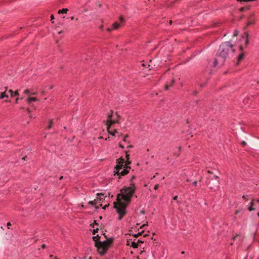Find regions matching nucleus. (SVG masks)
<instances>
[{
    "label": "nucleus",
    "mask_w": 259,
    "mask_h": 259,
    "mask_svg": "<svg viewBox=\"0 0 259 259\" xmlns=\"http://www.w3.org/2000/svg\"><path fill=\"white\" fill-rule=\"evenodd\" d=\"M74 17H73V16H72V17H71V20H74Z\"/></svg>",
    "instance_id": "48"
},
{
    "label": "nucleus",
    "mask_w": 259,
    "mask_h": 259,
    "mask_svg": "<svg viewBox=\"0 0 259 259\" xmlns=\"http://www.w3.org/2000/svg\"><path fill=\"white\" fill-rule=\"evenodd\" d=\"M144 252V251H142L140 253V254L142 255Z\"/></svg>",
    "instance_id": "45"
},
{
    "label": "nucleus",
    "mask_w": 259,
    "mask_h": 259,
    "mask_svg": "<svg viewBox=\"0 0 259 259\" xmlns=\"http://www.w3.org/2000/svg\"><path fill=\"white\" fill-rule=\"evenodd\" d=\"M136 187L133 183L129 187H124L120 190L117 196V202H114V207L119 214L118 219L121 220L126 213V208L131 202Z\"/></svg>",
    "instance_id": "1"
},
{
    "label": "nucleus",
    "mask_w": 259,
    "mask_h": 259,
    "mask_svg": "<svg viewBox=\"0 0 259 259\" xmlns=\"http://www.w3.org/2000/svg\"><path fill=\"white\" fill-rule=\"evenodd\" d=\"M120 27V24L117 22H114L112 25V29L116 30Z\"/></svg>",
    "instance_id": "11"
},
{
    "label": "nucleus",
    "mask_w": 259,
    "mask_h": 259,
    "mask_svg": "<svg viewBox=\"0 0 259 259\" xmlns=\"http://www.w3.org/2000/svg\"><path fill=\"white\" fill-rule=\"evenodd\" d=\"M41 247H42V248H45L46 247V245H45V244H42V246H41Z\"/></svg>",
    "instance_id": "38"
},
{
    "label": "nucleus",
    "mask_w": 259,
    "mask_h": 259,
    "mask_svg": "<svg viewBox=\"0 0 259 259\" xmlns=\"http://www.w3.org/2000/svg\"><path fill=\"white\" fill-rule=\"evenodd\" d=\"M119 19L121 21H123L124 20V19L122 16L120 17Z\"/></svg>",
    "instance_id": "31"
},
{
    "label": "nucleus",
    "mask_w": 259,
    "mask_h": 259,
    "mask_svg": "<svg viewBox=\"0 0 259 259\" xmlns=\"http://www.w3.org/2000/svg\"><path fill=\"white\" fill-rule=\"evenodd\" d=\"M6 92H7V90L1 93V99H3L4 98H8L9 97V96L8 95L6 94Z\"/></svg>",
    "instance_id": "15"
},
{
    "label": "nucleus",
    "mask_w": 259,
    "mask_h": 259,
    "mask_svg": "<svg viewBox=\"0 0 259 259\" xmlns=\"http://www.w3.org/2000/svg\"><path fill=\"white\" fill-rule=\"evenodd\" d=\"M148 225V222H147L146 224H144V225H143L141 227H140V229H142L143 227H144V226H147Z\"/></svg>",
    "instance_id": "29"
},
{
    "label": "nucleus",
    "mask_w": 259,
    "mask_h": 259,
    "mask_svg": "<svg viewBox=\"0 0 259 259\" xmlns=\"http://www.w3.org/2000/svg\"><path fill=\"white\" fill-rule=\"evenodd\" d=\"M131 246H132L133 248H136L138 247V244L137 242L133 241L132 242Z\"/></svg>",
    "instance_id": "17"
},
{
    "label": "nucleus",
    "mask_w": 259,
    "mask_h": 259,
    "mask_svg": "<svg viewBox=\"0 0 259 259\" xmlns=\"http://www.w3.org/2000/svg\"><path fill=\"white\" fill-rule=\"evenodd\" d=\"M137 243H143V241H140V240H138V241L137 242Z\"/></svg>",
    "instance_id": "40"
},
{
    "label": "nucleus",
    "mask_w": 259,
    "mask_h": 259,
    "mask_svg": "<svg viewBox=\"0 0 259 259\" xmlns=\"http://www.w3.org/2000/svg\"><path fill=\"white\" fill-rule=\"evenodd\" d=\"M142 232H143V231H142L141 232L138 233L137 235H135V236L136 237H138L139 236H140V235H141L142 234Z\"/></svg>",
    "instance_id": "25"
},
{
    "label": "nucleus",
    "mask_w": 259,
    "mask_h": 259,
    "mask_svg": "<svg viewBox=\"0 0 259 259\" xmlns=\"http://www.w3.org/2000/svg\"><path fill=\"white\" fill-rule=\"evenodd\" d=\"M18 99H18V98L16 99V100H15V102H16V103H18Z\"/></svg>",
    "instance_id": "39"
},
{
    "label": "nucleus",
    "mask_w": 259,
    "mask_h": 259,
    "mask_svg": "<svg viewBox=\"0 0 259 259\" xmlns=\"http://www.w3.org/2000/svg\"><path fill=\"white\" fill-rule=\"evenodd\" d=\"M134 179H135V176H133L132 178V180Z\"/></svg>",
    "instance_id": "47"
},
{
    "label": "nucleus",
    "mask_w": 259,
    "mask_h": 259,
    "mask_svg": "<svg viewBox=\"0 0 259 259\" xmlns=\"http://www.w3.org/2000/svg\"><path fill=\"white\" fill-rule=\"evenodd\" d=\"M228 54L229 58L235 63V66H238L240 62L244 59L245 52L242 46H234L230 41L228 42Z\"/></svg>",
    "instance_id": "2"
},
{
    "label": "nucleus",
    "mask_w": 259,
    "mask_h": 259,
    "mask_svg": "<svg viewBox=\"0 0 259 259\" xmlns=\"http://www.w3.org/2000/svg\"><path fill=\"white\" fill-rule=\"evenodd\" d=\"M242 197L243 198H244L245 199H246V200H247V198H246V196H245V195H243Z\"/></svg>",
    "instance_id": "34"
},
{
    "label": "nucleus",
    "mask_w": 259,
    "mask_h": 259,
    "mask_svg": "<svg viewBox=\"0 0 259 259\" xmlns=\"http://www.w3.org/2000/svg\"><path fill=\"white\" fill-rule=\"evenodd\" d=\"M245 34L246 35V40L245 42V45L247 46L249 43V33L248 32H245Z\"/></svg>",
    "instance_id": "14"
},
{
    "label": "nucleus",
    "mask_w": 259,
    "mask_h": 259,
    "mask_svg": "<svg viewBox=\"0 0 259 259\" xmlns=\"http://www.w3.org/2000/svg\"><path fill=\"white\" fill-rule=\"evenodd\" d=\"M52 124H53V121H52V120H50L49 121V125H48V126H47V128H48V129H50V128H52Z\"/></svg>",
    "instance_id": "19"
},
{
    "label": "nucleus",
    "mask_w": 259,
    "mask_h": 259,
    "mask_svg": "<svg viewBox=\"0 0 259 259\" xmlns=\"http://www.w3.org/2000/svg\"><path fill=\"white\" fill-rule=\"evenodd\" d=\"M127 245H130V243H128L127 244Z\"/></svg>",
    "instance_id": "56"
},
{
    "label": "nucleus",
    "mask_w": 259,
    "mask_h": 259,
    "mask_svg": "<svg viewBox=\"0 0 259 259\" xmlns=\"http://www.w3.org/2000/svg\"><path fill=\"white\" fill-rule=\"evenodd\" d=\"M98 139H103V137L100 136V137H99L98 138Z\"/></svg>",
    "instance_id": "42"
},
{
    "label": "nucleus",
    "mask_w": 259,
    "mask_h": 259,
    "mask_svg": "<svg viewBox=\"0 0 259 259\" xmlns=\"http://www.w3.org/2000/svg\"><path fill=\"white\" fill-rule=\"evenodd\" d=\"M171 23H172V21H170L169 22V23H170V24H171Z\"/></svg>",
    "instance_id": "55"
},
{
    "label": "nucleus",
    "mask_w": 259,
    "mask_h": 259,
    "mask_svg": "<svg viewBox=\"0 0 259 259\" xmlns=\"http://www.w3.org/2000/svg\"><path fill=\"white\" fill-rule=\"evenodd\" d=\"M98 229H94L93 232V234L94 235H95V233L98 232Z\"/></svg>",
    "instance_id": "26"
},
{
    "label": "nucleus",
    "mask_w": 259,
    "mask_h": 259,
    "mask_svg": "<svg viewBox=\"0 0 259 259\" xmlns=\"http://www.w3.org/2000/svg\"><path fill=\"white\" fill-rule=\"evenodd\" d=\"M97 200L95 199L93 201H90L89 202V203L91 205H95L97 203Z\"/></svg>",
    "instance_id": "20"
},
{
    "label": "nucleus",
    "mask_w": 259,
    "mask_h": 259,
    "mask_svg": "<svg viewBox=\"0 0 259 259\" xmlns=\"http://www.w3.org/2000/svg\"><path fill=\"white\" fill-rule=\"evenodd\" d=\"M62 32V31H58V33L59 34H61Z\"/></svg>",
    "instance_id": "41"
},
{
    "label": "nucleus",
    "mask_w": 259,
    "mask_h": 259,
    "mask_svg": "<svg viewBox=\"0 0 259 259\" xmlns=\"http://www.w3.org/2000/svg\"><path fill=\"white\" fill-rule=\"evenodd\" d=\"M112 30H113L112 28H108L107 29V31L108 32H110Z\"/></svg>",
    "instance_id": "30"
},
{
    "label": "nucleus",
    "mask_w": 259,
    "mask_h": 259,
    "mask_svg": "<svg viewBox=\"0 0 259 259\" xmlns=\"http://www.w3.org/2000/svg\"><path fill=\"white\" fill-rule=\"evenodd\" d=\"M177 198H178V196H175V197H173V199L174 200H177Z\"/></svg>",
    "instance_id": "35"
},
{
    "label": "nucleus",
    "mask_w": 259,
    "mask_h": 259,
    "mask_svg": "<svg viewBox=\"0 0 259 259\" xmlns=\"http://www.w3.org/2000/svg\"><path fill=\"white\" fill-rule=\"evenodd\" d=\"M108 139H109V137H108V138L105 139V140H108Z\"/></svg>",
    "instance_id": "52"
},
{
    "label": "nucleus",
    "mask_w": 259,
    "mask_h": 259,
    "mask_svg": "<svg viewBox=\"0 0 259 259\" xmlns=\"http://www.w3.org/2000/svg\"><path fill=\"white\" fill-rule=\"evenodd\" d=\"M256 201H257V202H259V199H257V200H256Z\"/></svg>",
    "instance_id": "54"
},
{
    "label": "nucleus",
    "mask_w": 259,
    "mask_h": 259,
    "mask_svg": "<svg viewBox=\"0 0 259 259\" xmlns=\"http://www.w3.org/2000/svg\"><path fill=\"white\" fill-rule=\"evenodd\" d=\"M8 93H10V95L11 97H14L15 96H19V93H18V91L13 92L12 90H9L8 91Z\"/></svg>",
    "instance_id": "9"
},
{
    "label": "nucleus",
    "mask_w": 259,
    "mask_h": 259,
    "mask_svg": "<svg viewBox=\"0 0 259 259\" xmlns=\"http://www.w3.org/2000/svg\"><path fill=\"white\" fill-rule=\"evenodd\" d=\"M257 217H259V212L257 213Z\"/></svg>",
    "instance_id": "51"
},
{
    "label": "nucleus",
    "mask_w": 259,
    "mask_h": 259,
    "mask_svg": "<svg viewBox=\"0 0 259 259\" xmlns=\"http://www.w3.org/2000/svg\"><path fill=\"white\" fill-rule=\"evenodd\" d=\"M23 93L25 94H26L27 95H28L29 97L31 95H34L35 94V93H31L30 92V91L29 89H26L24 91Z\"/></svg>",
    "instance_id": "12"
},
{
    "label": "nucleus",
    "mask_w": 259,
    "mask_h": 259,
    "mask_svg": "<svg viewBox=\"0 0 259 259\" xmlns=\"http://www.w3.org/2000/svg\"><path fill=\"white\" fill-rule=\"evenodd\" d=\"M238 30H234V32H233V35L234 36H237L238 35Z\"/></svg>",
    "instance_id": "21"
},
{
    "label": "nucleus",
    "mask_w": 259,
    "mask_h": 259,
    "mask_svg": "<svg viewBox=\"0 0 259 259\" xmlns=\"http://www.w3.org/2000/svg\"><path fill=\"white\" fill-rule=\"evenodd\" d=\"M245 9V8L244 7H242V8H240L239 11L240 12H243L244 11Z\"/></svg>",
    "instance_id": "27"
},
{
    "label": "nucleus",
    "mask_w": 259,
    "mask_h": 259,
    "mask_svg": "<svg viewBox=\"0 0 259 259\" xmlns=\"http://www.w3.org/2000/svg\"><path fill=\"white\" fill-rule=\"evenodd\" d=\"M54 17L53 15H51V20H53V19H54Z\"/></svg>",
    "instance_id": "36"
},
{
    "label": "nucleus",
    "mask_w": 259,
    "mask_h": 259,
    "mask_svg": "<svg viewBox=\"0 0 259 259\" xmlns=\"http://www.w3.org/2000/svg\"><path fill=\"white\" fill-rule=\"evenodd\" d=\"M158 187H159V185H158V184H156V185L154 186V189L155 190H157V189L158 188Z\"/></svg>",
    "instance_id": "28"
},
{
    "label": "nucleus",
    "mask_w": 259,
    "mask_h": 259,
    "mask_svg": "<svg viewBox=\"0 0 259 259\" xmlns=\"http://www.w3.org/2000/svg\"><path fill=\"white\" fill-rule=\"evenodd\" d=\"M126 161L123 158H119L116 160V165L114 167V175L118 176V179L120 176H123L128 173V169H131V167L128 166L131 163L129 160L130 155L126 152Z\"/></svg>",
    "instance_id": "4"
},
{
    "label": "nucleus",
    "mask_w": 259,
    "mask_h": 259,
    "mask_svg": "<svg viewBox=\"0 0 259 259\" xmlns=\"http://www.w3.org/2000/svg\"><path fill=\"white\" fill-rule=\"evenodd\" d=\"M68 11V10L66 8L63 9L62 10H60L58 11V14L61 13H67V12Z\"/></svg>",
    "instance_id": "16"
},
{
    "label": "nucleus",
    "mask_w": 259,
    "mask_h": 259,
    "mask_svg": "<svg viewBox=\"0 0 259 259\" xmlns=\"http://www.w3.org/2000/svg\"><path fill=\"white\" fill-rule=\"evenodd\" d=\"M111 126H107V130L108 133L112 136H115L116 133H118V132L116 130H114L113 131H112L110 130Z\"/></svg>",
    "instance_id": "10"
},
{
    "label": "nucleus",
    "mask_w": 259,
    "mask_h": 259,
    "mask_svg": "<svg viewBox=\"0 0 259 259\" xmlns=\"http://www.w3.org/2000/svg\"><path fill=\"white\" fill-rule=\"evenodd\" d=\"M108 206V205H106L103 207V208H104V209H105V208H106V207H107Z\"/></svg>",
    "instance_id": "46"
},
{
    "label": "nucleus",
    "mask_w": 259,
    "mask_h": 259,
    "mask_svg": "<svg viewBox=\"0 0 259 259\" xmlns=\"http://www.w3.org/2000/svg\"><path fill=\"white\" fill-rule=\"evenodd\" d=\"M237 237H238V235H235V236L233 237V239H235Z\"/></svg>",
    "instance_id": "43"
},
{
    "label": "nucleus",
    "mask_w": 259,
    "mask_h": 259,
    "mask_svg": "<svg viewBox=\"0 0 259 259\" xmlns=\"http://www.w3.org/2000/svg\"><path fill=\"white\" fill-rule=\"evenodd\" d=\"M174 82H175V79L173 78V79H172L171 82H170V83H169V84H166L165 85V90H168L169 87H171L174 84Z\"/></svg>",
    "instance_id": "13"
},
{
    "label": "nucleus",
    "mask_w": 259,
    "mask_h": 259,
    "mask_svg": "<svg viewBox=\"0 0 259 259\" xmlns=\"http://www.w3.org/2000/svg\"><path fill=\"white\" fill-rule=\"evenodd\" d=\"M226 44H222L219 48V55L214 61V66L216 65L218 62L224 63L226 61L227 52L226 51Z\"/></svg>",
    "instance_id": "6"
},
{
    "label": "nucleus",
    "mask_w": 259,
    "mask_h": 259,
    "mask_svg": "<svg viewBox=\"0 0 259 259\" xmlns=\"http://www.w3.org/2000/svg\"><path fill=\"white\" fill-rule=\"evenodd\" d=\"M132 147H133V146L132 145H128L127 146V148H132Z\"/></svg>",
    "instance_id": "44"
},
{
    "label": "nucleus",
    "mask_w": 259,
    "mask_h": 259,
    "mask_svg": "<svg viewBox=\"0 0 259 259\" xmlns=\"http://www.w3.org/2000/svg\"><path fill=\"white\" fill-rule=\"evenodd\" d=\"M193 184L194 186H197V182L196 181H194L193 183Z\"/></svg>",
    "instance_id": "32"
},
{
    "label": "nucleus",
    "mask_w": 259,
    "mask_h": 259,
    "mask_svg": "<svg viewBox=\"0 0 259 259\" xmlns=\"http://www.w3.org/2000/svg\"><path fill=\"white\" fill-rule=\"evenodd\" d=\"M108 139H109V137H108V138L105 139V140H108Z\"/></svg>",
    "instance_id": "53"
},
{
    "label": "nucleus",
    "mask_w": 259,
    "mask_h": 259,
    "mask_svg": "<svg viewBox=\"0 0 259 259\" xmlns=\"http://www.w3.org/2000/svg\"><path fill=\"white\" fill-rule=\"evenodd\" d=\"M248 209L249 211H252L255 209V208H253L252 206H250L249 207H248Z\"/></svg>",
    "instance_id": "22"
},
{
    "label": "nucleus",
    "mask_w": 259,
    "mask_h": 259,
    "mask_svg": "<svg viewBox=\"0 0 259 259\" xmlns=\"http://www.w3.org/2000/svg\"><path fill=\"white\" fill-rule=\"evenodd\" d=\"M98 197L96 199L97 201L98 200H99L100 201L102 199H103V197H102V196H104V194H98Z\"/></svg>",
    "instance_id": "18"
},
{
    "label": "nucleus",
    "mask_w": 259,
    "mask_h": 259,
    "mask_svg": "<svg viewBox=\"0 0 259 259\" xmlns=\"http://www.w3.org/2000/svg\"><path fill=\"white\" fill-rule=\"evenodd\" d=\"M232 16L233 17H234V15L233 14H232Z\"/></svg>",
    "instance_id": "57"
},
{
    "label": "nucleus",
    "mask_w": 259,
    "mask_h": 259,
    "mask_svg": "<svg viewBox=\"0 0 259 259\" xmlns=\"http://www.w3.org/2000/svg\"><path fill=\"white\" fill-rule=\"evenodd\" d=\"M238 2H242V1H243V0H236Z\"/></svg>",
    "instance_id": "50"
},
{
    "label": "nucleus",
    "mask_w": 259,
    "mask_h": 259,
    "mask_svg": "<svg viewBox=\"0 0 259 259\" xmlns=\"http://www.w3.org/2000/svg\"><path fill=\"white\" fill-rule=\"evenodd\" d=\"M11 226V223L10 222H8L7 223V227L8 229H10V227Z\"/></svg>",
    "instance_id": "24"
},
{
    "label": "nucleus",
    "mask_w": 259,
    "mask_h": 259,
    "mask_svg": "<svg viewBox=\"0 0 259 259\" xmlns=\"http://www.w3.org/2000/svg\"><path fill=\"white\" fill-rule=\"evenodd\" d=\"M39 99L36 97H28L26 101L28 104H31L32 102H35V101H38Z\"/></svg>",
    "instance_id": "8"
},
{
    "label": "nucleus",
    "mask_w": 259,
    "mask_h": 259,
    "mask_svg": "<svg viewBox=\"0 0 259 259\" xmlns=\"http://www.w3.org/2000/svg\"><path fill=\"white\" fill-rule=\"evenodd\" d=\"M119 147H120V148H123V147H123V145H121V144H119Z\"/></svg>",
    "instance_id": "37"
},
{
    "label": "nucleus",
    "mask_w": 259,
    "mask_h": 259,
    "mask_svg": "<svg viewBox=\"0 0 259 259\" xmlns=\"http://www.w3.org/2000/svg\"><path fill=\"white\" fill-rule=\"evenodd\" d=\"M93 239L95 242L98 253L101 255L104 254L113 243V239H108L104 234L101 236L97 235L93 236Z\"/></svg>",
    "instance_id": "3"
},
{
    "label": "nucleus",
    "mask_w": 259,
    "mask_h": 259,
    "mask_svg": "<svg viewBox=\"0 0 259 259\" xmlns=\"http://www.w3.org/2000/svg\"><path fill=\"white\" fill-rule=\"evenodd\" d=\"M128 137L127 135L125 136L123 138V141L124 142H126V138Z\"/></svg>",
    "instance_id": "23"
},
{
    "label": "nucleus",
    "mask_w": 259,
    "mask_h": 259,
    "mask_svg": "<svg viewBox=\"0 0 259 259\" xmlns=\"http://www.w3.org/2000/svg\"><path fill=\"white\" fill-rule=\"evenodd\" d=\"M253 200H252V201L250 202V206H253Z\"/></svg>",
    "instance_id": "33"
},
{
    "label": "nucleus",
    "mask_w": 259,
    "mask_h": 259,
    "mask_svg": "<svg viewBox=\"0 0 259 259\" xmlns=\"http://www.w3.org/2000/svg\"><path fill=\"white\" fill-rule=\"evenodd\" d=\"M120 117L117 112L111 111L108 114L105 124L107 126H111L113 124L118 123Z\"/></svg>",
    "instance_id": "5"
},
{
    "label": "nucleus",
    "mask_w": 259,
    "mask_h": 259,
    "mask_svg": "<svg viewBox=\"0 0 259 259\" xmlns=\"http://www.w3.org/2000/svg\"><path fill=\"white\" fill-rule=\"evenodd\" d=\"M256 22V18L253 13L250 14L247 17L246 25L244 28H246L250 26L254 25Z\"/></svg>",
    "instance_id": "7"
},
{
    "label": "nucleus",
    "mask_w": 259,
    "mask_h": 259,
    "mask_svg": "<svg viewBox=\"0 0 259 259\" xmlns=\"http://www.w3.org/2000/svg\"><path fill=\"white\" fill-rule=\"evenodd\" d=\"M243 18V16L242 15V16H240V19H242Z\"/></svg>",
    "instance_id": "49"
}]
</instances>
